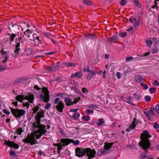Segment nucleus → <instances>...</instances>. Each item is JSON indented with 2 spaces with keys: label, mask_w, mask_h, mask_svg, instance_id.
<instances>
[{
  "label": "nucleus",
  "mask_w": 159,
  "mask_h": 159,
  "mask_svg": "<svg viewBox=\"0 0 159 159\" xmlns=\"http://www.w3.org/2000/svg\"><path fill=\"white\" fill-rule=\"evenodd\" d=\"M27 79L26 78H21L18 79L17 80V83H18L24 84L27 81Z\"/></svg>",
  "instance_id": "22"
},
{
  "label": "nucleus",
  "mask_w": 159,
  "mask_h": 159,
  "mask_svg": "<svg viewBox=\"0 0 159 159\" xmlns=\"http://www.w3.org/2000/svg\"><path fill=\"white\" fill-rule=\"evenodd\" d=\"M78 102V100L76 99V98H75L73 102H72V103H73V105L74 104H75Z\"/></svg>",
  "instance_id": "64"
},
{
  "label": "nucleus",
  "mask_w": 159,
  "mask_h": 159,
  "mask_svg": "<svg viewBox=\"0 0 159 159\" xmlns=\"http://www.w3.org/2000/svg\"><path fill=\"white\" fill-rule=\"evenodd\" d=\"M59 62H57V63L56 65L55 66H50L46 67L45 68L46 72L48 73L56 71L58 69L59 67Z\"/></svg>",
  "instance_id": "7"
},
{
  "label": "nucleus",
  "mask_w": 159,
  "mask_h": 159,
  "mask_svg": "<svg viewBox=\"0 0 159 159\" xmlns=\"http://www.w3.org/2000/svg\"><path fill=\"white\" fill-rule=\"evenodd\" d=\"M2 111L4 113L7 115H9L10 113V112L6 109H3Z\"/></svg>",
  "instance_id": "40"
},
{
  "label": "nucleus",
  "mask_w": 159,
  "mask_h": 159,
  "mask_svg": "<svg viewBox=\"0 0 159 159\" xmlns=\"http://www.w3.org/2000/svg\"><path fill=\"white\" fill-rule=\"evenodd\" d=\"M83 119L84 121H88L90 120V116L88 115L84 116H83Z\"/></svg>",
  "instance_id": "33"
},
{
  "label": "nucleus",
  "mask_w": 159,
  "mask_h": 159,
  "mask_svg": "<svg viewBox=\"0 0 159 159\" xmlns=\"http://www.w3.org/2000/svg\"><path fill=\"white\" fill-rule=\"evenodd\" d=\"M152 41L154 43H155L157 44L159 43V39L156 38H153L152 39Z\"/></svg>",
  "instance_id": "48"
},
{
  "label": "nucleus",
  "mask_w": 159,
  "mask_h": 159,
  "mask_svg": "<svg viewBox=\"0 0 159 159\" xmlns=\"http://www.w3.org/2000/svg\"><path fill=\"white\" fill-rule=\"evenodd\" d=\"M153 85L154 86H158L159 85V83L158 82L157 80H155L153 83Z\"/></svg>",
  "instance_id": "51"
},
{
  "label": "nucleus",
  "mask_w": 159,
  "mask_h": 159,
  "mask_svg": "<svg viewBox=\"0 0 159 159\" xmlns=\"http://www.w3.org/2000/svg\"><path fill=\"white\" fill-rule=\"evenodd\" d=\"M146 43L148 47H150L152 45V42L151 40L149 39L146 40Z\"/></svg>",
  "instance_id": "28"
},
{
  "label": "nucleus",
  "mask_w": 159,
  "mask_h": 159,
  "mask_svg": "<svg viewBox=\"0 0 159 159\" xmlns=\"http://www.w3.org/2000/svg\"><path fill=\"white\" fill-rule=\"evenodd\" d=\"M144 98L145 99L146 101L147 102H149L151 100V98L150 96H145Z\"/></svg>",
  "instance_id": "39"
},
{
  "label": "nucleus",
  "mask_w": 159,
  "mask_h": 159,
  "mask_svg": "<svg viewBox=\"0 0 159 159\" xmlns=\"http://www.w3.org/2000/svg\"><path fill=\"white\" fill-rule=\"evenodd\" d=\"M153 127L155 129H157L159 128V125L157 122H155L154 124Z\"/></svg>",
  "instance_id": "43"
},
{
  "label": "nucleus",
  "mask_w": 159,
  "mask_h": 159,
  "mask_svg": "<svg viewBox=\"0 0 159 159\" xmlns=\"http://www.w3.org/2000/svg\"><path fill=\"white\" fill-rule=\"evenodd\" d=\"M64 107V104L63 102L60 101L56 106L57 111L60 112H63V109Z\"/></svg>",
  "instance_id": "11"
},
{
  "label": "nucleus",
  "mask_w": 159,
  "mask_h": 159,
  "mask_svg": "<svg viewBox=\"0 0 159 159\" xmlns=\"http://www.w3.org/2000/svg\"><path fill=\"white\" fill-rule=\"evenodd\" d=\"M139 122V120H137L136 118H134L133 121L132 122V124L129 126L126 130V131L128 132H130L132 129H134L135 128V126L137 125Z\"/></svg>",
  "instance_id": "9"
},
{
  "label": "nucleus",
  "mask_w": 159,
  "mask_h": 159,
  "mask_svg": "<svg viewBox=\"0 0 159 159\" xmlns=\"http://www.w3.org/2000/svg\"><path fill=\"white\" fill-rule=\"evenodd\" d=\"M127 35V33L126 32H124L123 33H121L120 34V36L122 38H124Z\"/></svg>",
  "instance_id": "50"
},
{
  "label": "nucleus",
  "mask_w": 159,
  "mask_h": 159,
  "mask_svg": "<svg viewBox=\"0 0 159 159\" xmlns=\"http://www.w3.org/2000/svg\"><path fill=\"white\" fill-rule=\"evenodd\" d=\"M64 102L66 106H70L73 105L72 100L68 98H66L64 100Z\"/></svg>",
  "instance_id": "15"
},
{
  "label": "nucleus",
  "mask_w": 159,
  "mask_h": 159,
  "mask_svg": "<svg viewBox=\"0 0 159 159\" xmlns=\"http://www.w3.org/2000/svg\"><path fill=\"white\" fill-rule=\"evenodd\" d=\"M93 110H91L90 109H88L86 111V113L89 115L90 113L92 114L93 113Z\"/></svg>",
  "instance_id": "46"
},
{
  "label": "nucleus",
  "mask_w": 159,
  "mask_h": 159,
  "mask_svg": "<svg viewBox=\"0 0 159 159\" xmlns=\"http://www.w3.org/2000/svg\"><path fill=\"white\" fill-rule=\"evenodd\" d=\"M126 1L125 0H122L120 1V4L121 5L123 6L126 4Z\"/></svg>",
  "instance_id": "47"
},
{
  "label": "nucleus",
  "mask_w": 159,
  "mask_h": 159,
  "mask_svg": "<svg viewBox=\"0 0 159 159\" xmlns=\"http://www.w3.org/2000/svg\"><path fill=\"white\" fill-rule=\"evenodd\" d=\"M9 108L11 110L12 114L16 118L20 119L21 117L24 116L26 113V111L24 110L18 108L14 109L10 107Z\"/></svg>",
  "instance_id": "4"
},
{
  "label": "nucleus",
  "mask_w": 159,
  "mask_h": 159,
  "mask_svg": "<svg viewBox=\"0 0 159 159\" xmlns=\"http://www.w3.org/2000/svg\"><path fill=\"white\" fill-rule=\"evenodd\" d=\"M7 69V66H2L0 65V71H2L5 70Z\"/></svg>",
  "instance_id": "35"
},
{
  "label": "nucleus",
  "mask_w": 159,
  "mask_h": 159,
  "mask_svg": "<svg viewBox=\"0 0 159 159\" xmlns=\"http://www.w3.org/2000/svg\"><path fill=\"white\" fill-rule=\"evenodd\" d=\"M83 1L84 4L90 6L92 5L91 2L89 0H83Z\"/></svg>",
  "instance_id": "31"
},
{
  "label": "nucleus",
  "mask_w": 159,
  "mask_h": 159,
  "mask_svg": "<svg viewBox=\"0 0 159 159\" xmlns=\"http://www.w3.org/2000/svg\"><path fill=\"white\" fill-rule=\"evenodd\" d=\"M16 44L15 47V50L14 51V52L17 53L20 50V42H18L16 41Z\"/></svg>",
  "instance_id": "17"
},
{
  "label": "nucleus",
  "mask_w": 159,
  "mask_h": 159,
  "mask_svg": "<svg viewBox=\"0 0 159 159\" xmlns=\"http://www.w3.org/2000/svg\"><path fill=\"white\" fill-rule=\"evenodd\" d=\"M139 20H138L137 21L133 23V25L136 28L139 25Z\"/></svg>",
  "instance_id": "37"
},
{
  "label": "nucleus",
  "mask_w": 159,
  "mask_h": 159,
  "mask_svg": "<svg viewBox=\"0 0 159 159\" xmlns=\"http://www.w3.org/2000/svg\"><path fill=\"white\" fill-rule=\"evenodd\" d=\"M95 37V35L94 34H89L87 35V38L89 39H93Z\"/></svg>",
  "instance_id": "42"
},
{
  "label": "nucleus",
  "mask_w": 159,
  "mask_h": 159,
  "mask_svg": "<svg viewBox=\"0 0 159 159\" xmlns=\"http://www.w3.org/2000/svg\"><path fill=\"white\" fill-rule=\"evenodd\" d=\"M39 109V107L38 105H37L35 107H34V108H32V110L33 111V114H35L38 111Z\"/></svg>",
  "instance_id": "27"
},
{
  "label": "nucleus",
  "mask_w": 159,
  "mask_h": 159,
  "mask_svg": "<svg viewBox=\"0 0 159 159\" xmlns=\"http://www.w3.org/2000/svg\"><path fill=\"white\" fill-rule=\"evenodd\" d=\"M44 111H40L38 112L35 117V121L33 123V133H31V135H29L22 140L23 142L27 144L29 143L32 145L38 143V142L36 139H39L43 134L45 135V134L48 132L46 129V126L41 125L40 124L41 118L44 117Z\"/></svg>",
  "instance_id": "1"
},
{
  "label": "nucleus",
  "mask_w": 159,
  "mask_h": 159,
  "mask_svg": "<svg viewBox=\"0 0 159 159\" xmlns=\"http://www.w3.org/2000/svg\"><path fill=\"white\" fill-rule=\"evenodd\" d=\"M134 3H135L138 7H140L141 5L139 2V1L136 0H134Z\"/></svg>",
  "instance_id": "44"
},
{
  "label": "nucleus",
  "mask_w": 159,
  "mask_h": 159,
  "mask_svg": "<svg viewBox=\"0 0 159 159\" xmlns=\"http://www.w3.org/2000/svg\"><path fill=\"white\" fill-rule=\"evenodd\" d=\"M56 53V52H49L45 53V54L47 55H50L52 54H53Z\"/></svg>",
  "instance_id": "53"
},
{
  "label": "nucleus",
  "mask_w": 159,
  "mask_h": 159,
  "mask_svg": "<svg viewBox=\"0 0 159 159\" xmlns=\"http://www.w3.org/2000/svg\"><path fill=\"white\" fill-rule=\"evenodd\" d=\"M4 143L6 145L11 148L13 147L16 149H18L19 148L18 145L16 143L14 142H12L9 140L7 141L6 140H5Z\"/></svg>",
  "instance_id": "10"
},
{
  "label": "nucleus",
  "mask_w": 159,
  "mask_h": 159,
  "mask_svg": "<svg viewBox=\"0 0 159 159\" xmlns=\"http://www.w3.org/2000/svg\"><path fill=\"white\" fill-rule=\"evenodd\" d=\"M141 86L143 87L144 89H147L148 88V86L146 84L142 83L141 84Z\"/></svg>",
  "instance_id": "41"
},
{
  "label": "nucleus",
  "mask_w": 159,
  "mask_h": 159,
  "mask_svg": "<svg viewBox=\"0 0 159 159\" xmlns=\"http://www.w3.org/2000/svg\"><path fill=\"white\" fill-rule=\"evenodd\" d=\"M133 57H127L126 59V61H131L133 59Z\"/></svg>",
  "instance_id": "59"
},
{
  "label": "nucleus",
  "mask_w": 159,
  "mask_h": 159,
  "mask_svg": "<svg viewBox=\"0 0 159 159\" xmlns=\"http://www.w3.org/2000/svg\"><path fill=\"white\" fill-rule=\"evenodd\" d=\"M113 143H114L112 142L107 143L104 146L105 148L104 149H106V151L107 152L108 149L111 148L112 145H113Z\"/></svg>",
  "instance_id": "18"
},
{
  "label": "nucleus",
  "mask_w": 159,
  "mask_h": 159,
  "mask_svg": "<svg viewBox=\"0 0 159 159\" xmlns=\"http://www.w3.org/2000/svg\"><path fill=\"white\" fill-rule=\"evenodd\" d=\"M44 36L48 38H49L50 36V34L48 33H45L44 34Z\"/></svg>",
  "instance_id": "57"
},
{
  "label": "nucleus",
  "mask_w": 159,
  "mask_h": 159,
  "mask_svg": "<svg viewBox=\"0 0 159 159\" xmlns=\"http://www.w3.org/2000/svg\"><path fill=\"white\" fill-rule=\"evenodd\" d=\"M7 35L8 36L10 35L9 40L11 41H13L16 36V34H11L9 33L7 34Z\"/></svg>",
  "instance_id": "23"
},
{
  "label": "nucleus",
  "mask_w": 159,
  "mask_h": 159,
  "mask_svg": "<svg viewBox=\"0 0 159 159\" xmlns=\"http://www.w3.org/2000/svg\"><path fill=\"white\" fill-rule=\"evenodd\" d=\"M56 80L58 81L59 82H61L63 81V80L61 78L58 77L56 78Z\"/></svg>",
  "instance_id": "56"
},
{
  "label": "nucleus",
  "mask_w": 159,
  "mask_h": 159,
  "mask_svg": "<svg viewBox=\"0 0 159 159\" xmlns=\"http://www.w3.org/2000/svg\"><path fill=\"white\" fill-rule=\"evenodd\" d=\"M116 76L118 78L120 79L121 77V74L119 72H117L116 74Z\"/></svg>",
  "instance_id": "60"
},
{
  "label": "nucleus",
  "mask_w": 159,
  "mask_h": 159,
  "mask_svg": "<svg viewBox=\"0 0 159 159\" xmlns=\"http://www.w3.org/2000/svg\"><path fill=\"white\" fill-rule=\"evenodd\" d=\"M158 48L155 45L151 49V52L152 53H156L158 52Z\"/></svg>",
  "instance_id": "25"
},
{
  "label": "nucleus",
  "mask_w": 159,
  "mask_h": 159,
  "mask_svg": "<svg viewBox=\"0 0 159 159\" xmlns=\"http://www.w3.org/2000/svg\"><path fill=\"white\" fill-rule=\"evenodd\" d=\"M97 73V71H91L87 75L86 79L89 80H90L91 78L94 76Z\"/></svg>",
  "instance_id": "13"
},
{
  "label": "nucleus",
  "mask_w": 159,
  "mask_h": 159,
  "mask_svg": "<svg viewBox=\"0 0 159 159\" xmlns=\"http://www.w3.org/2000/svg\"><path fill=\"white\" fill-rule=\"evenodd\" d=\"M83 71L84 72H90L91 71H92L90 70V68L89 66H87L83 70Z\"/></svg>",
  "instance_id": "34"
},
{
  "label": "nucleus",
  "mask_w": 159,
  "mask_h": 159,
  "mask_svg": "<svg viewBox=\"0 0 159 159\" xmlns=\"http://www.w3.org/2000/svg\"><path fill=\"white\" fill-rule=\"evenodd\" d=\"M62 141L63 143H66L64 145H67L71 143H72L73 145H79L80 143V141L78 140L74 141L73 139L68 138L66 139H63L62 140Z\"/></svg>",
  "instance_id": "8"
},
{
  "label": "nucleus",
  "mask_w": 159,
  "mask_h": 159,
  "mask_svg": "<svg viewBox=\"0 0 159 159\" xmlns=\"http://www.w3.org/2000/svg\"><path fill=\"white\" fill-rule=\"evenodd\" d=\"M153 111H151V110H148V112L150 114H152V115H155V114L154 113Z\"/></svg>",
  "instance_id": "61"
},
{
  "label": "nucleus",
  "mask_w": 159,
  "mask_h": 159,
  "mask_svg": "<svg viewBox=\"0 0 159 159\" xmlns=\"http://www.w3.org/2000/svg\"><path fill=\"white\" fill-rule=\"evenodd\" d=\"M118 36L116 35H114L112 37L108 38V41L109 42L116 43L115 41L119 39Z\"/></svg>",
  "instance_id": "12"
},
{
  "label": "nucleus",
  "mask_w": 159,
  "mask_h": 159,
  "mask_svg": "<svg viewBox=\"0 0 159 159\" xmlns=\"http://www.w3.org/2000/svg\"><path fill=\"white\" fill-rule=\"evenodd\" d=\"M5 59L3 60L2 61L3 63H5L7 60V59L8 58V57L7 56H5Z\"/></svg>",
  "instance_id": "63"
},
{
  "label": "nucleus",
  "mask_w": 159,
  "mask_h": 159,
  "mask_svg": "<svg viewBox=\"0 0 159 159\" xmlns=\"http://www.w3.org/2000/svg\"><path fill=\"white\" fill-rule=\"evenodd\" d=\"M59 99V98H55L54 101V104H57L60 101Z\"/></svg>",
  "instance_id": "45"
},
{
  "label": "nucleus",
  "mask_w": 159,
  "mask_h": 159,
  "mask_svg": "<svg viewBox=\"0 0 159 159\" xmlns=\"http://www.w3.org/2000/svg\"><path fill=\"white\" fill-rule=\"evenodd\" d=\"M78 110V108H75V109H71L70 110V112H76Z\"/></svg>",
  "instance_id": "55"
},
{
  "label": "nucleus",
  "mask_w": 159,
  "mask_h": 159,
  "mask_svg": "<svg viewBox=\"0 0 159 159\" xmlns=\"http://www.w3.org/2000/svg\"><path fill=\"white\" fill-rule=\"evenodd\" d=\"M10 154L12 156H16L15 152L13 151H11L10 152Z\"/></svg>",
  "instance_id": "58"
},
{
  "label": "nucleus",
  "mask_w": 159,
  "mask_h": 159,
  "mask_svg": "<svg viewBox=\"0 0 159 159\" xmlns=\"http://www.w3.org/2000/svg\"><path fill=\"white\" fill-rule=\"evenodd\" d=\"M149 90L150 92L151 93H156V89L155 87H151L149 89Z\"/></svg>",
  "instance_id": "30"
},
{
  "label": "nucleus",
  "mask_w": 159,
  "mask_h": 159,
  "mask_svg": "<svg viewBox=\"0 0 159 159\" xmlns=\"http://www.w3.org/2000/svg\"><path fill=\"white\" fill-rule=\"evenodd\" d=\"M133 95L134 98L138 100H140L141 98V96L139 94H137L136 93H134L133 94Z\"/></svg>",
  "instance_id": "24"
},
{
  "label": "nucleus",
  "mask_w": 159,
  "mask_h": 159,
  "mask_svg": "<svg viewBox=\"0 0 159 159\" xmlns=\"http://www.w3.org/2000/svg\"><path fill=\"white\" fill-rule=\"evenodd\" d=\"M75 155L78 157L86 155L88 156L87 159H91L95 156L96 153L94 149L91 150L89 148H83L77 147L75 149Z\"/></svg>",
  "instance_id": "2"
},
{
  "label": "nucleus",
  "mask_w": 159,
  "mask_h": 159,
  "mask_svg": "<svg viewBox=\"0 0 159 159\" xmlns=\"http://www.w3.org/2000/svg\"><path fill=\"white\" fill-rule=\"evenodd\" d=\"M63 139H61V142H60V143H61L60 144L59 146L58 147V148L57 149V150H60L61 149H62V147H64V146H66V145H64L66 143H64L63 142H62V140H63Z\"/></svg>",
  "instance_id": "19"
},
{
  "label": "nucleus",
  "mask_w": 159,
  "mask_h": 159,
  "mask_svg": "<svg viewBox=\"0 0 159 159\" xmlns=\"http://www.w3.org/2000/svg\"><path fill=\"white\" fill-rule=\"evenodd\" d=\"M23 130L21 128H20L16 130V132L19 135H21Z\"/></svg>",
  "instance_id": "29"
},
{
  "label": "nucleus",
  "mask_w": 159,
  "mask_h": 159,
  "mask_svg": "<svg viewBox=\"0 0 159 159\" xmlns=\"http://www.w3.org/2000/svg\"><path fill=\"white\" fill-rule=\"evenodd\" d=\"M135 79L137 82L139 83H140L143 80V78H142L140 75H138L135 77Z\"/></svg>",
  "instance_id": "21"
},
{
  "label": "nucleus",
  "mask_w": 159,
  "mask_h": 159,
  "mask_svg": "<svg viewBox=\"0 0 159 159\" xmlns=\"http://www.w3.org/2000/svg\"><path fill=\"white\" fill-rule=\"evenodd\" d=\"M106 150L104 148L99 149L97 152V155L100 156L105 154L107 152Z\"/></svg>",
  "instance_id": "16"
},
{
  "label": "nucleus",
  "mask_w": 159,
  "mask_h": 159,
  "mask_svg": "<svg viewBox=\"0 0 159 159\" xmlns=\"http://www.w3.org/2000/svg\"><path fill=\"white\" fill-rule=\"evenodd\" d=\"M104 123V121L103 119L102 118H100L98 120V122L97 123V125L98 126H101Z\"/></svg>",
  "instance_id": "26"
},
{
  "label": "nucleus",
  "mask_w": 159,
  "mask_h": 159,
  "mask_svg": "<svg viewBox=\"0 0 159 159\" xmlns=\"http://www.w3.org/2000/svg\"><path fill=\"white\" fill-rule=\"evenodd\" d=\"M75 112L74 113V114L72 115H70V117L72 119H74L75 120H76L78 119V118H77L76 117V115H75Z\"/></svg>",
  "instance_id": "38"
},
{
  "label": "nucleus",
  "mask_w": 159,
  "mask_h": 159,
  "mask_svg": "<svg viewBox=\"0 0 159 159\" xmlns=\"http://www.w3.org/2000/svg\"><path fill=\"white\" fill-rule=\"evenodd\" d=\"M82 92L84 93H86V92H87L88 91L86 89L84 88H82Z\"/></svg>",
  "instance_id": "62"
},
{
  "label": "nucleus",
  "mask_w": 159,
  "mask_h": 159,
  "mask_svg": "<svg viewBox=\"0 0 159 159\" xmlns=\"http://www.w3.org/2000/svg\"><path fill=\"white\" fill-rule=\"evenodd\" d=\"M40 97L43 101L47 102L49 101V92L47 89L44 87L43 88L42 93L40 94Z\"/></svg>",
  "instance_id": "6"
},
{
  "label": "nucleus",
  "mask_w": 159,
  "mask_h": 159,
  "mask_svg": "<svg viewBox=\"0 0 159 159\" xmlns=\"http://www.w3.org/2000/svg\"><path fill=\"white\" fill-rule=\"evenodd\" d=\"M83 76V74L81 72H77L75 73L74 74H72L71 77L72 78H74L75 77H77L79 78H81Z\"/></svg>",
  "instance_id": "14"
},
{
  "label": "nucleus",
  "mask_w": 159,
  "mask_h": 159,
  "mask_svg": "<svg viewBox=\"0 0 159 159\" xmlns=\"http://www.w3.org/2000/svg\"><path fill=\"white\" fill-rule=\"evenodd\" d=\"M88 107L89 108H92L94 109H95L98 108V106L94 104H92L90 105H89L88 106Z\"/></svg>",
  "instance_id": "36"
},
{
  "label": "nucleus",
  "mask_w": 159,
  "mask_h": 159,
  "mask_svg": "<svg viewBox=\"0 0 159 159\" xmlns=\"http://www.w3.org/2000/svg\"><path fill=\"white\" fill-rule=\"evenodd\" d=\"M11 25V26L12 27H14V26H17V27L18 28V30H20V29H21L23 31L24 30V29L22 28L20 25L17 26V25L16 24H12V25L9 24V26H10V25Z\"/></svg>",
  "instance_id": "32"
},
{
  "label": "nucleus",
  "mask_w": 159,
  "mask_h": 159,
  "mask_svg": "<svg viewBox=\"0 0 159 159\" xmlns=\"http://www.w3.org/2000/svg\"><path fill=\"white\" fill-rule=\"evenodd\" d=\"M63 65L65 67H75L76 66V64L74 63H64Z\"/></svg>",
  "instance_id": "20"
},
{
  "label": "nucleus",
  "mask_w": 159,
  "mask_h": 159,
  "mask_svg": "<svg viewBox=\"0 0 159 159\" xmlns=\"http://www.w3.org/2000/svg\"><path fill=\"white\" fill-rule=\"evenodd\" d=\"M155 108L157 113L159 114V105L158 104L156 105Z\"/></svg>",
  "instance_id": "49"
},
{
  "label": "nucleus",
  "mask_w": 159,
  "mask_h": 159,
  "mask_svg": "<svg viewBox=\"0 0 159 159\" xmlns=\"http://www.w3.org/2000/svg\"><path fill=\"white\" fill-rule=\"evenodd\" d=\"M51 106V104L49 103H47L45 105V108L48 109Z\"/></svg>",
  "instance_id": "52"
},
{
  "label": "nucleus",
  "mask_w": 159,
  "mask_h": 159,
  "mask_svg": "<svg viewBox=\"0 0 159 159\" xmlns=\"http://www.w3.org/2000/svg\"><path fill=\"white\" fill-rule=\"evenodd\" d=\"M34 96L32 94L30 93L27 95L24 96V95H19L16 97V99L19 102H21L23 100L26 99L29 101L30 102L32 103L33 102Z\"/></svg>",
  "instance_id": "5"
},
{
  "label": "nucleus",
  "mask_w": 159,
  "mask_h": 159,
  "mask_svg": "<svg viewBox=\"0 0 159 159\" xmlns=\"http://www.w3.org/2000/svg\"><path fill=\"white\" fill-rule=\"evenodd\" d=\"M149 132L146 130L143 131L141 134L140 138L142 140L139 143V145L141 146L142 149L146 150L150 148L151 143L148 138L152 136L149 134Z\"/></svg>",
  "instance_id": "3"
},
{
  "label": "nucleus",
  "mask_w": 159,
  "mask_h": 159,
  "mask_svg": "<svg viewBox=\"0 0 159 159\" xmlns=\"http://www.w3.org/2000/svg\"><path fill=\"white\" fill-rule=\"evenodd\" d=\"M23 106L24 107H26L28 108L30 106L29 103L28 102H27L26 103L23 104Z\"/></svg>",
  "instance_id": "54"
}]
</instances>
